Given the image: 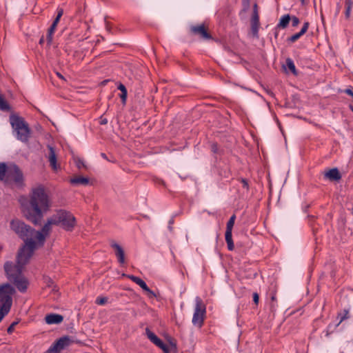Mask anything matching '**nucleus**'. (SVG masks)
<instances>
[{"label":"nucleus","mask_w":353,"mask_h":353,"mask_svg":"<svg viewBox=\"0 0 353 353\" xmlns=\"http://www.w3.org/2000/svg\"><path fill=\"white\" fill-rule=\"evenodd\" d=\"M118 89L121 92V94H120V98L121 99L122 103H125L128 94L125 86L123 84L120 83L118 85Z\"/></svg>","instance_id":"nucleus-26"},{"label":"nucleus","mask_w":353,"mask_h":353,"mask_svg":"<svg viewBox=\"0 0 353 353\" xmlns=\"http://www.w3.org/2000/svg\"><path fill=\"white\" fill-rule=\"evenodd\" d=\"M240 181L242 184V187L243 188L246 189L247 190H249V184H248V180L242 178V179H241Z\"/></svg>","instance_id":"nucleus-38"},{"label":"nucleus","mask_w":353,"mask_h":353,"mask_svg":"<svg viewBox=\"0 0 353 353\" xmlns=\"http://www.w3.org/2000/svg\"><path fill=\"white\" fill-rule=\"evenodd\" d=\"M0 181L6 184L14 183L21 185L23 182V174L15 163H0Z\"/></svg>","instance_id":"nucleus-3"},{"label":"nucleus","mask_w":353,"mask_h":353,"mask_svg":"<svg viewBox=\"0 0 353 353\" xmlns=\"http://www.w3.org/2000/svg\"><path fill=\"white\" fill-rule=\"evenodd\" d=\"M52 218L54 225H61L67 231H72L76 224V219L73 214L63 210L57 211Z\"/></svg>","instance_id":"nucleus-5"},{"label":"nucleus","mask_w":353,"mask_h":353,"mask_svg":"<svg viewBox=\"0 0 353 353\" xmlns=\"http://www.w3.org/2000/svg\"><path fill=\"white\" fill-rule=\"evenodd\" d=\"M108 302V298L104 296H98L95 300V303L99 305H103Z\"/></svg>","instance_id":"nucleus-31"},{"label":"nucleus","mask_w":353,"mask_h":353,"mask_svg":"<svg viewBox=\"0 0 353 353\" xmlns=\"http://www.w3.org/2000/svg\"><path fill=\"white\" fill-rule=\"evenodd\" d=\"M10 310L5 309L0 307V322L2 321L4 316L8 314Z\"/></svg>","instance_id":"nucleus-33"},{"label":"nucleus","mask_w":353,"mask_h":353,"mask_svg":"<svg viewBox=\"0 0 353 353\" xmlns=\"http://www.w3.org/2000/svg\"><path fill=\"white\" fill-rule=\"evenodd\" d=\"M277 36H278V33L276 32L275 34H274V37H277Z\"/></svg>","instance_id":"nucleus-53"},{"label":"nucleus","mask_w":353,"mask_h":353,"mask_svg":"<svg viewBox=\"0 0 353 353\" xmlns=\"http://www.w3.org/2000/svg\"><path fill=\"white\" fill-rule=\"evenodd\" d=\"M15 292L14 288L8 283L0 285L1 307L10 310L12 305V296Z\"/></svg>","instance_id":"nucleus-7"},{"label":"nucleus","mask_w":353,"mask_h":353,"mask_svg":"<svg viewBox=\"0 0 353 353\" xmlns=\"http://www.w3.org/2000/svg\"><path fill=\"white\" fill-rule=\"evenodd\" d=\"M54 225L52 222V218L51 217L48 220V222L43 226L41 232L36 231L35 239L38 241V243L43 245L46 239V236L48 234L51 229V225Z\"/></svg>","instance_id":"nucleus-12"},{"label":"nucleus","mask_w":353,"mask_h":353,"mask_svg":"<svg viewBox=\"0 0 353 353\" xmlns=\"http://www.w3.org/2000/svg\"><path fill=\"white\" fill-rule=\"evenodd\" d=\"M308 28H309V23L305 22L303 23V26L301 30L299 32L303 35L307 31Z\"/></svg>","instance_id":"nucleus-39"},{"label":"nucleus","mask_w":353,"mask_h":353,"mask_svg":"<svg viewBox=\"0 0 353 353\" xmlns=\"http://www.w3.org/2000/svg\"><path fill=\"white\" fill-rule=\"evenodd\" d=\"M49 150V154H48V161L50 162V165L53 170H57L59 165H57V155L54 151V149L51 145L48 146Z\"/></svg>","instance_id":"nucleus-17"},{"label":"nucleus","mask_w":353,"mask_h":353,"mask_svg":"<svg viewBox=\"0 0 353 353\" xmlns=\"http://www.w3.org/2000/svg\"><path fill=\"white\" fill-rule=\"evenodd\" d=\"M291 20V16L289 14H284L282 16L279 20V23L276 26V29L282 28L285 29L288 27L290 21Z\"/></svg>","instance_id":"nucleus-20"},{"label":"nucleus","mask_w":353,"mask_h":353,"mask_svg":"<svg viewBox=\"0 0 353 353\" xmlns=\"http://www.w3.org/2000/svg\"><path fill=\"white\" fill-rule=\"evenodd\" d=\"M218 150V145L216 143H214L211 145V150L212 152L217 153Z\"/></svg>","instance_id":"nucleus-40"},{"label":"nucleus","mask_w":353,"mask_h":353,"mask_svg":"<svg viewBox=\"0 0 353 353\" xmlns=\"http://www.w3.org/2000/svg\"><path fill=\"white\" fill-rule=\"evenodd\" d=\"M309 218L310 219H312V221L314 219V216H310Z\"/></svg>","instance_id":"nucleus-51"},{"label":"nucleus","mask_w":353,"mask_h":353,"mask_svg":"<svg viewBox=\"0 0 353 353\" xmlns=\"http://www.w3.org/2000/svg\"><path fill=\"white\" fill-rule=\"evenodd\" d=\"M101 156L102 158H103L104 159H106L108 160V157L106 156V154L105 153H101Z\"/></svg>","instance_id":"nucleus-46"},{"label":"nucleus","mask_w":353,"mask_h":353,"mask_svg":"<svg viewBox=\"0 0 353 353\" xmlns=\"http://www.w3.org/2000/svg\"><path fill=\"white\" fill-rule=\"evenodd\" d=\"M128 277L133 282H134L136 284H137L138 285H139L144 291L147 292L148 294H151L152 296H155V294L154 293L153 291H152L149 288L148 286L147 285V284L145 283V282L142 280L141 278L138 277V276H134V275H128Z\"/></svg>","instance_id":"nucleus-14"},{"label":"nucleus","mask_w":353,"mask_h":353,"mask_svg":"<svg viewBox=\"0 0 353 353\" xmlns=\"http://www.w3.org/2000/svg\"><path fill=\"white\" fill-rule=\"evenodd\" d=\"M56 28H57V26L52 24L48 30L46 39H47V43H48V46H50L52 42L53 34L55 32Z\"/></svg>","instance_id":"nucleus-25"},{"label":"nucleus","mask_w":353,"mask_h":353,"mask_svg":"<svg viewBox=\"0 0 353 353\" xmlns=\"http://www.w3.org/2000/svg\"><path fill=\"white\" fill-rule=\"evenodd\" d=\"M18 321H14L12 322L10 325L8 327L7 329V332L9 334H11L13 332H14V327L15 326L18 324Z\"/></svg>","instance_id":"nucleus-34"},{"label":"nucleus","mask_w":353,"mask_h":353,"mask_svg":"<svg viewBox=\"0 0 353 353\" xmlns=\"http://www.w3.org/2000/svg\"><path fill=\"white\" fill-rule=\"evenodd\" d=\"M324 177L331 181H339L341 179V174L336 168H332L324 173Z\"/></svg>","instance_id":"nucleus-16"},{"label":"nucleus","mask_w":353,"mask_h":353,"mask_svg":"<svg viewBox=\"0 0 353 353\" xmlns=\"http://www.w3.org/2000/svg\"><path fill=\"white\" fill-rule=\"evenodd\" d=\"M252 17H259L258 10H253Z\"/></svg>","instance_id":"nucleus-44"},{"label":"nucleus","mask_w":353,"mask_h":353,"mask_svg":"<svg viewBox=\"0 0 353 353\" xmlns=\"http://www.w3.org/2000/svg\"><path fill=\"white\" fill-rule=\"evenodd\" d=\"M350 318L349 314V309H344L343 310L341 311L338 313L337 319H339V323L337 325H339L341 323H342L344 320Z\"/></svg>","instance_id":"nucleus-24"},{"label":"nucleus","mask_w":353,"mask_h":353,"mask_svg":"<svg viewBox=\"0 0 353 353\" xmlns=\"http://www.w3.org/2000/svg\"><path fill=\"white\" fill-rule=\"evenodd\" d=\"M10 109V107L8 103L0 94V110L2 111H9Z\"/></svg>","instance_id":"nucleus-28"},{"label":"nucleus","mask_w":353,"mask_h":353,"mask_svg":"<svg viewBox=\"0 0 353 353\" xmlns=\"http://www.w3.org/2000/svg\"><path fill=\"white\" fill-rule=\"evenodd\" d=\"M350 108L351 110L353 112V106L350 105Z\"/></svg>","instance_id":"nucleus-54"},{"label":"nucleus","mask_w":353,"mask_h":353,"mask_svg":"<svg viewBox=\"0 0 353 353\" xmlns=\"http://www.w3.org/2000/svg\"><path fill=\"white\" fill-rule=\"evenodd\" d=\"M174 223V218H171L168 222V228L169 230L171 231L172 228V225Z\"/></svg>","instance_id":"nucleus-43"},{"label":"nucleus","mask_w":353,"mask_h":353,"mask_svg":"<svg viewBox=\"0 0 353 353\" xmlns=\"http://www.w3.org/2000/svg\"><path fill=\"white\" fill-rule=\"evenodd\" d=\"M291 21L293 27H296L300 23L299 19L296 16L291 17Z\"/></svg>","instance_id":"nucleus-36"},{"label":"nucleus","mask_w":353,"mask_h":353,"mask_svg":"<svg viewBox=\"0 0 353 353\" xmlns=\"http://www.w3.org/2000/svg\"><path fill=\"white\" fill-rule=\"evenodd\" d=\"M286 68L295 76L298 74L294 61L290 58H287L285 60Z\"/></svg>","instance_id":"nucleus-23"},{"label":"nucleus","mask_w":353,"mask_h":353,"mask_svg":"<svg viewBox=\"0 0 353 353\" xmlns=\"http://www.w3.org/2000/svg\"><path fill=\"white\" fill-rule=\"evenodd\" d=\"M145 333L150 341L161 349L164 353H170L168 346L165 344L154 333L151 332L148 328L145 329Z\"/></svg>","instance_id":"nucleus-11"},{"label":"nucleus","mask_w":353,"mask_h":353,"mask_svg":"<svg viewBox=\"0 0 353 353\" xmlns=\"http://www.w3.org/2000/svg\"><path fill=\"white\" fill-rule=\"evenodd\" d=\"M30 258H28L26 261H20L19 260V254L17 257V263L14 264L12 262L7 261L4 264V270L6 274V276L10 282H11L15 277L20 276L22 274L23 266L28 262Z\"/></svg>","instance_id":"nucleus-6"},{"label":"nucleus","mask_w":353,"mask_h":353,"mask_svg":"<svg viewBox=\"0 0 353 353\" xmlns=\"http://www.w3.org/2000/svg\"><path fill=\"white\" fill-rule=\"evenodd\" d=\"M352 210V214H353V208H352V210Z\"/></svg>","instance_id":"nucleus-55"},{"label":"nucleus","mask_w":353,"mask_h":353,"mask_svg":"<svg viewBox=\"0 0 353 353\" xmlns=\"http://www.w3.org/2000/svg\"><path fill=\"white\" fill-rule=\"evenodd\" d=\"M57 17L54 21H57V23H59L61 17H62V15L63 14V10L62 8H59L57 9Z\"/></svg>","instance_id":"nucleus-35"},{"label":"nucleus","mask_w":353,"mask_h":353,"mask_svg":"<svg viewBox=\"0 0 353 353\" xmlns=\"http://www.w3.org/2000/svg\"><path fill=\"white\" fill-rule=\"evenodd\" d=\"M70 183L73 185H86L89 183V179L83 176H76L70 179Z\"/></svg>","instance_id":"nucleus-22"},{"label":"nucleus","mask_w":353,"mask_h":353,"mask_svg":"<svg viewBox=\"0 0 353 353\" xmlns=\"http://www.w3.org/2000/svg\"><path fill=\"white\" fill-rule=\"evenodd\" d=\"M259 296L258 293H256V292L253 293L254 303L257 305L259 303Z\"/></svg>","instance_id":"nucleus-41"},{"label":"nucleus","mask_w":353,"mask_h":353,"mask_svg":"<svg viewBox=\"0 0 353 353\" xmlns=\"http://www.w3.org/2000/svg\"><path fill=\"white\" fill-rule=\"evenodd\" d=\"M57 75L59 77L63 79V77L60 73H57Z\"/></svg>","instance_id":"nucleus-50"},{"label":"nucleus","mask_w":353,"mask_h":353,"mask_svg":"<svg viewBox=\"0 0 353 353\" xmlns=\"http://www.w3.org/2000/svg\"><path fill=\"white\" fill-rule=\"evenodd\" d=\"M302 36H303V34L300 32H299L292 35L290 37H289L288 39V41L291 43H294L296 41H297Z\"/></svg>","instance_id":"nucleus-32"},{"label":"nucleus","mask_w":353,"mask_h":353,"mask_svg":"<svg viewBox=\"0 0 353 353\" xmlns=\"http://www.w3.org/2000/svg\"><path fill=\"white\" fill-rule=\"evenodd\" d=\"M72 343V340L68 336H64L57 339L48 350V353H60Z\"/></svg>","instance_id":"nucleus-9"},{"label":"nucleus","mask_w":353,"mask_h":353,"mask_svg":"<svg viewBox=\"0 0 353 353\" xmlns=\"http://www.w3.org/2000/svg\"><path fill=\"white\" fill-rule=\"evenodd\" d=\"M10 227L24 241L23 246L19 251V260L24 262L28 258H31L36 248V242L34 241L36 230L18 219L12 220Z\"/></svg>","instance_id":"nucleus-2"},{"label":"nucleus","mask_w":353,"mask_h":353,"mask_svg":"<svg viewBox=\"0 0 353 353\" xmlns=\"http://www.w3.org/2000/svg\"><path fill=\"white\" fill-rule=\"evenodd\" d=\"M111 247L115 250V255L118 259L119 263L123 264L125 263V254L122 247L115 242L111 243Z\"/></svg>","instance_id":"nucleus-15"},{"label":"nucleus","mask_w":353,"mask_h":353,"mask_svg":"<svg viewBox=\"0 0 353 353\" xmlns=\"http://www.w3.org/2000/svg\"><path fill=\"white\" fill-rule=\"evenodd\" d=\"M259 17L251 18V32L254 37H259Z\"/></svg>","instance_id":"nucleus-19"},{"label":"nucleus","mask_w":353,"mask_h":353,"mask_svg":"<svg viewBox=\"0 0 353 353\" xmlns=\"http://www.w3.org/2000/svg\"><path fill=\"white\" fill-rule=\"evenodd\" d=\"M270 299H271V303L270 304V310L272 312H273L276 310V308L277 307V304H276L277 299H276V292H272L270 293Z\"/></svg>","instance_id":"nucleus-27"},{"label":"nucleus","mask_w":353,"mask_h":353,"mask_svg":"<svg viewBox=\"0 0 353 353\" xmlns=\"http://www.w3.org/2000/svg\"><path fill=\"white\" fill-rule=\"evenodd\" d=\"M206 313V307L202 299L196 296L195 299V307L192 317V324L199 327H201L203 325Z\"/></svg>","instance_id":"nucleus-8"},{"label":"nucleus","mask_w":353,"mask_h":353,"mask_svg":"<svg viewBox=\"0 0 353 353\" xmlns=\"http://www.w3.org/2000/svg\"><path fill=\"white\" fill-rule=\"evenodd\" d=\"M235 219H236L235 214H233L230 216V218L228 220L227 225H226V230L227 231H232V228L234 225Z\"/></svg>","instance_id":"nucleus-30"},{"label":"nucleus","mask_w":353,"mask_h":353,"mask_svg":"<svg viewBox=\"0 0 353 353\" xmlns=\"http://www.w3.org/2000/svg\"><path fill=\"white\" fill-rule=\"evenodd\" d=\"M45 319L48 324H59L63 321V317L61 314H50L46 316Z\"/></svg>","instance_id":"nucleus-18"},{"label":"nucleus","mask_w":353,"mask_h":353,"mask_svg":"<svg viewBox=\"0 0 353 353\" xmlns=\"http://www.w3.org/2000/svg\"><path fill=\"white\" fill-rule=\"evenodd\" d=\"M190 34L192 36H197L203 40H210L212 39V35L208 32V30L203 23L199 25H191L189 28Z\"/></svg>","instance_id":"nucleus-10"},{"label":"nucleus","mask_w":353,"mask_h":353,"mask_svg":"<svg viewBox=\"0 0 353 353\" xmlns=\"http://www.w3.org/2000/svg\"><path fill=\"white\" fill-rule=\"evenodd\" d=\"M99 123L101 125H105L108 123V119L102 116L99 118Z\"/></svg>","instance_id":"nucleus-42"},{"label":"nucleus","mask_w":353,"mask_h":353,"mask_svg":"<svg viewBox=\"0 0 353 353\" xmlns=\"http://www.w3.org/2000/svg\"><path fill=\"white\" fill-rule=\"evenodd\" d=\"M50 208L48 196L42 186L32 190L30 201L23 205V212L28 220L35 225L40 224L43 214Z\"/></svg>","instance_id":"nucleus-1"},{"label":"nucleus","mask_w":353,"mask_h":353,"mask_svg":"<svg viewBox=\"0 0 353 353\" xmlns=\"http://www.w3.org/2000/svg\"><path fill=\"white\" fill-rule=\"evenodd\" d=\"M170 345L173 346L174 348H176V345L174 343H170Z\"/></svg>","instance_id":"nucleus-52"},{"label":"nucleus","mask_w":353,"mask_h":353,"mask_svg":"<svg viewBox=\"0 0 353 353\" xmlns=\"http://www.w3.org/2000/svg\"><path fill=\"white\" fill-rule=\"evenodd\" d=\"M58 23H57V21H53V22H52V25H54V26H57V24H58Z\"/></svg>","instance_id":"nucleus-49"},{"label":"nucleus","mask_w":353,"mask_h":353,"mask_svg":"<svg viewBox=\"0 0 353 353\" xmlns=\"http://www.w3.org/2000/svg\"><path fill=\"white\" fill-rule=\"evenodd\" d=\"M232 231H225V238L227 243L228 249L232 251L234 249V245L232 240Z\"/></svg>","instance_id":"nucleus-21"},{"label":"nucleus","mask_w":353,"mask_h":353,"mask_svg":"<svg viewBox=\"0 0 353 353\" xmlns=\"http://www.w3.org/2000/svg\"><path fill=\"white\" fill-rule=\"evenodd\" d=\"M74 161L75 164L79 169H81V168H83L85 166L83 161L81 160V159L78 158L76 159Z\"/></svg>","instance_id":"nucleus-37"},{"label":"nucleus","mask_w":353,"mask_h":353,"mask_svg":"<svg viewBox=\"0 0 353 353\" xmlns=\"http://www.w3.org/2000/svg\"><path fill=\"white\" fill-rule=\"evenodd\" d=\"M44 43V38L43 37H41L39 40V44H43Z\"/></svg>","instance_id":"nucleus-47"},{"label":"nucleus","mask_w":353,"mask_h":353,"mask_svg":"<svg viewBox=\"0 0 353 353\" xmlns=\"http://www.w3.org/2000/svg\"><path fill=\"white\" fill-rule=\"evenodd\" d=\"M243 2L246 8L249 6L250 0H243Z\"/></svg>","instance_id":"nucleus-45"},{"label":"nucleus","mask_w":353,"mask_h":353,"mask_svg":"<svg viewBox=\"0 0 353 353\" xmlns=\"http://www.w3.org/2000/svg\"><path fill=\"white\" fill-rule=\"evenodd\" d=\"M345 17L347 19H348L350 16V12H351V10H352V5H353V2L352 0H345Z\"/></svg>","instance_id":"nucleus-29"},{"label":"nucleus","mask_w":353,"mask_h":353,"mask_svg":"<svg viewBox=\"0 0 353 353\" xmlns=\"http://www.w3.org/2000/svg\"><path fill=\"white\" fill-rule=\"evenodd\" d=\"M10 283L14 284L17 289L21 293L26 292L29 286V281L23 274L15 277Z\"/></svg>","instance_id":"nucleus-13"},{"label":"nucleus","mask_w":353,"mask_h":353,"mask_svg":"<svg viewBox=\"0 0 353 353\" xmlns=\"http://www.w3.org/2000/svg\"><path fill=\"white\" fill-rule=\"evenodd\" d=\"M253 10H258V6L256 3H254L253 6Z\"/></svg>","instance_id":"nucleus-48"},{"label":"nucleus","mask_w":353,"mask_h":353,"mask_svg":"<svg viewBox=\"0 0 353 353\" xmlns=\"http://www.w3.org/2000/svg\"><path fill=\"white\" fill-rule=\"evenodd\" d=\"M10 122L16 138L21 142H28L31 130L24 119L17 115H11Z\"/></svg>","instance_id":"nucleus-4"}]
</instances>
